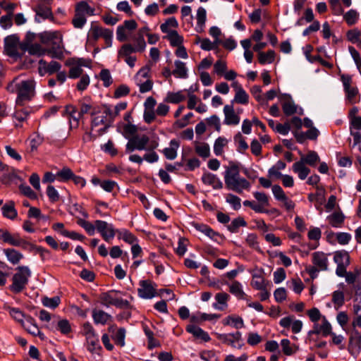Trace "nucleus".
Wrapping results in <instances>:
<instances>
[{
	"label": "nucleus",
	"instance_id": "obj_46",
	"mask_svg": "<svg viewBox=\"0 0 361 361\" xmlns=\"http://www.w3.org/2000/svg\"><path fill=\"white\" fill-rule=\"evenodd\" d=\"M316 334H322L324 336L331 335V326L330 323L324 317L322 325L314 330Z\"/></svg>",
	"mask_w": 361,
	"mask_h": 361
},
{
	"label": "nucleus",
	"instance_id": "obj_4",
	"mask_svg": "<svg viewBox=\"0 0 361 361\" xmlns=\"http://www.w3.org/2000/svg\"><path fill=\"white\" fill-rule=\"evenodd\" d=\"M158 145L157 141L149 142V137L147 135H135L129 138L126 146V152L131 153L135 150H154Z\"/></svg>",
	"mask_w": 361,
	"mask_h": 361
},
{
	"label": "nucleus",
	"instance_id": "obj_19",
	"mask_svg": "<svg viewBox=\"0 0 361 361\" xmlns=\"http://www.w3.org/2000/svg\"><path fill=\"white\" fill-rule=\"evenodd\" d=\"M92 319L96 324L105 325L112 317L102 310L94 309L92 310Z\"/></svg>",
	"mask_w": 361,
	"mask_h": 361
},
{
	"label": "nucleus",
	"instance_id": "obj_14",
	"mask_svg": "<svg viewBox=\"0 0 361 361\" xmlns=\"http://www.w3.org/2000/svg\"><path fill=\"white\" fill-rule=\"evenodd\" d=\"M224 114L225 116L224 123L228 126H235L240 123V117L234 111L233 106L226 105L224 107Z\"/></svg>",
	"mask_w": 361,
	"mask_h": 361
},
{
	"label": "nucleus",
	"instance_id": "obj_45",
	"mask_svg": "<svg viewBox=\"0 0 361 361\" xmlns=\"http://www.w3.org/2000/svg\"><path fill=\"white\" fill-rule=\"evenodd\" d=\"M332 302L336 310L343 305L345 302L344 293L341 290H336L332 294Z\"/></svg>",
	"mask_w": 361,
	"mask_h": 361
},
{
	"label": "nucleus",
	"instance_id": "obj_54",
	"mask_svg": "<svg viewBox=\"0 0 361 361\" xmlns=\"http://www.w3.org/2000/svg\"><path fill=\"white\" fill-rule=\"evenodd\" d=\"M195 152L199 156L203 158H207L210 155L209 146L207 143H201L195 147Z\"/></svg>",
	"mask_w": 361,
	"mask_h": 361
},
{
	"label": "nucleus",
	"instance_id": "obj_53",
	"mask_svg": "<svg viewBox=\"0 0 361 361\" xmlns=\"http://www.w3.org/2000/svg\"><path fill=\"white\" fill-rule=\"evenodd\" d=\"M207 18V12L203 7L198 8L197 11V25L201 30L205 24Z\"/></svg>",
	"mask_w": 361,
	"mask_h": 361
},
{
	"label": "nucleus",
	"instance_id": "obj_38",
	"mask_svg": "<svg viewBox=\"0 0 361 361\" xmlns=\"http://www.w3.org/2000/svg\"><path fill=\"white\" fill-rule=\"evenodd\" d=\"M334 259L336 264H350V256L345 251L336 252L334 255Z\"/></svg>",
	"mask_w": 361,
	"mask_h": 361
},
{
	"label": "nucleus",
	"instance_id": "obj_12",
	"mask_svg": "<svg viewBox=\"0 0 361 361\" xmlns=\"http://www.w3.org/2000/svg\"><path fill=\"white\" fill-rule=\"evenodd\" d=\"M61 64L55 61H51L50 63H47L43 59L39 61V73L41 76H43L45 73L51 75L56 72H58L61 68Z\"/></svg>",
	"mask_w": 361,
	"mask_h": 361
},
{
	"label": "nucleus",
	"instance_id": "obj_50",
	"mask_svg": "<svg viewBox=\"0 0 361 361\" xmlns=\"http://www.w3.org/2000/svg\"><path fill=\"white\" fill-rule=\"evenodd\" d=\"M47 54H49L52 58L62 59L63 58V47L52 46L50 49H47Z\"/></svg>",
	"mask_w": 361,
	"mask_h": 361
},
{
	"label": "nucleus",
	"instance_id": "obj_32",
	"mask_svg": "<svg viewBox=\"0 0 361 361\" xmlns=\"http://www.w3.org/2000/svg\"><path fill=\"white\" fill-rule=\"evenodd\" d=\"M25 51H27L30 55H35L37 56H43L46 54L47 49H44L39 44H32L27 45L23 48Z\"/></svg>",
	"mask_w": 361,
	"mask_h": 361
},
{
	"label": "nucleus",
	"instance_id": "obj_5",
	"mask_svg": "<svg viewBox=\"0 0 361 361\" xmlns=\"http://www.w3.org/2000/svg\"><path fill=\"white\" fill-rule=\"evenodd\" d=\"M312 262L313 265L307 266L305 271L312 279L317 277L319 271L328 269V257L326 254L323 252H313L312 254Z\"/></svg>",
	"mask_w": 361,
	"mask_h": 361
},
{
	"label": "nucleus",
	"instance_id": "obj_40",
	"mask_svg": "<svg viewBox=\"0 0 361 361\" xmlns=\"http://www.w3.org/2000/svg\"><path fill=\"white\" fill-rule=\"evenodd\" d=\"M275 52L269 50L267 52H259V62L261 64L271 63L274 61Z\"/></svg>",
	"mask_w": 361,
	"mask_h": 361
},
{
	"label": "nucleus",
	"instance_id": "obj_62",
	"mask_svg": "<svg viewBox=\"0 0 361 361\" xmlns=\"http://www.w3.org/2000/svg\"><path fill=\"white\" fill-rule=\"evenodd\" d=\"M137 131V126L130 123H128L123 126V135L128 140H129V138H130V136L133 137V136L137 135L136 134Z\"/></svg>",
	"mask_w": 361,
	"mask_h": 361
},
{
	"label": "nucleus",
	"instance_id": "obj_57",
	"mask_svg": "<svg viewBox=\"0 0 361 361\" xmlns=\"http://www.w3.org/2000/svg\"><path fill=\"white\" fill-rule=\"evenodd\" d=\"M249 96L247 92L242 90L235 92L233 102H236L241 104H246L248 103Z\"/></svg>",
	"mask_w": 361,
	"mask_h": 361
},
{
	"label": "nucleus",
	"instance_id": "obj_22",
	"mask_svg": "<svg viewBox=\"0 0 361 361\" xmlns=\"http://www.w3.org/2000/svg\"><path fill=\"white\" fill-rule=\"evenodd\" d=\"M218 338L231 346L235 348L236 342L239 341L241 338V334L239 331H237L233 334H218Z\"/></svg>",
	"mask_w": 361,
	"mask_h": 361
},
{
	"label": "nucleus",
	"instance_id": "obj_1",
	"mask_svg": "<svg viewBox=\"0 0 361 361\" xmlns=\"http://www.w3.org/2000/svg\"><path fill=\"white\" fill-rule=\"evenodd\" d=\"M224 181L228 190L241 194L243 190H250V183L240 175L238 166L231 161L225 167Z\"/></svg>",
	"mask_w": 361,
	"mask_h": 361
},
{
	"label": "nucleus",
	"instance_id": "obj_63",
	"mask_svg": "<svg viewBox=\"0 0 361 361\" xmlns=\"http://www.w3.org/2000/svg\"><path fill=\"white\" fill-rule=\"evenodd\" d=\"M137 51L136 49L133 47L130 44H124L121 47V49L118 51V56L119 57H127L130 56V55Z\"/></svg>",
	"mask_w": 361,
	"mask_h": 361
},
{
	"label": "nucleus",
	"instance_id": "obj_26",
	"mask_svg": "<svg viewBox=\"0 0 361 361\" xmlns=\"http://www.w3.org/2000/svg\"><path fill=\"white\" fill-rule=\"evenodd\" d=\"M86 338L87 350L91 353H97L102 348L99 340L97 334L88 336Z\"/></svg>",
	"mask_w": 361,
	"mask_h": 361
},
{
	"label": "nucleus",
	"instance_id": "obj_41",
	"mask_svg": "<svg viewBox=\"0 0 361 361\" xmlns=\"http://www.w3.org/2000/svg\"><path fill=\"white\" fill-rule=\"evenodd\" d=\"M228 140L223 137H218L214 145V152L219 156L224 152V147L227 145Z\"/></svg>",
	"mask_w": 361,
	"mask_h": 361
},
{
	"label": "nucleus",
	"instance_id": "obj_56",
	"mask_svg": "<svg viewBox=\"0 0 361 361\" xmlns=\"http://www.w3.org/2000/svg\"><path fill=\"white\" fill-rule=\"evenodd\" d=\"M227 71V64L226 61L222 60H218L214 64V71L219 76L224 75L225 72Z\"/></svg>",
	"mask_w": 361,
	"mask_h": 361
},
{
	"label": "nucleus",
	"instance_id": "obj_28",
	"mask_svg": "<svg viewBox=\"0 0 361 361\" xmlns=\"http://www.w3.org/2000/svg\"><path fill=\"white\" fill-rule=\"evenodd\" d=\"M179 147V143L176 140H171L170 142V147L165 148L163 153L166 159L173 160L177 156V149Z\"/></svg>",
	"mask_w": 361,
	"mask_h": 361
},
{
	"label": "nucleus",
	"instance_id": "obj_10",
	"mask_svg": "<svg viewBox=\"0 0 361 361\" xmlns=\"http://www.w3.org/2000/svg\"><path fill=\"white\" fill-rule=\"evenodd\" d=\"M95 226L98 232H99L102 238L106 242L114 238L115 236V231L111 225L107 224V222L97 220L95 221Z\"/></svg>",
	"mask_w": 361,
	"mask_h": 361
},
{
	"label": "nucleus",
	"instance_id": "obj_21",
	"mask_svg": "<svg viewBox=\"0 0 361 361\" xmlns=\"http://www.w3.org/2000/svg\"><path fill=\"white\" fill-rule=\"evenodd\" d=\"M8 261L13 265L18 264L24 257L23 255L13 248H7L4 250Z\"/></svg>",
	"mask_w": 361,
	"mask_h": 361
},
{
	"label": "nucleus",
	"instance_id": "obj_55",
	"mask_svg": "<svg viewBox=\"0 0 361 361\" xmlns=\"http://www.w3.org/2000/svg\"><path fill=\"white\" fill-rule=\"evenodd\" d=\"M60 298L58 296H55L51 298L48 297H44V298H42V302L44 306L54 309L56 307H58V305L60 303Z\"/></svg>",
	"mask_w": 361,
	"mask_h": 361
},
{
	"label": "nucleus",
	"instance_id": "obj_60",
	"mask_svg": "<svg viewBox=\"0 0 361 361\" xmlns=\"http://www.w3.org/2000/svg\"><path fill=\"white\" fill-rule=\"evenodd\" d=\"M87 19L85 15L75 13L72 23L75 28H82L86 23Z\"/></svg>",
	"mask_w": 361,
	"mask_h": 361
},
{
	"label": "nucleus",
	"instance_id": "obj_3",
	"mask_svg": "<svg viewBox=\"0 0 361 361\" xmlns=\"http://www.w3.org/2000/svg\"><path fill=\"white\" fill-rule=\"evenodd\" d=\"M111 114V109L108 106H104L103 110L98 113H92L93 118L91 121V129L96 130L98 136L105 133L113 123L111 118L109 117Z\"/></svg>",
	"mask_w": 361,
	"mask_h": 361
},
{
	"label": "nucleus",
	"instance_id": "obj_52",
	"mask_svg": "<svg viewBox=\"0 0 361 361\" xmlns=\"http://www.w3.org/2000/svg\"><path fill=\"white\" fill-rule=\"evenodd\" d=\"M226 202L230 204L234 210H238L241 207L240 198L238 196L229 193L226 197Z\"/></svg>",
	"mask_w": 361,
	"mask_h": 361
},
{
	"label": "nucleus",
	"instance_id": "obj_13",
	"mask_svg": "<svg viewBox=\"0 0 361 361\" xmlns=\"http://www.w3.org/2000/svg\"><path fill=\"white\" fill-rule=\"evenodd\" d=\"M19 38L16 35L6 37L4 39V49L6 54L10 56L18 55V44Z\"/></svg>",
	"mask_w": 361,
	"mask_h": 361
},
{
	"label": "nucleus",
	"instance_id": "obj_34",
	"mask_svg": "<svg viewBox=\"0 0 361 361\" xmlns=\"http://www.w3.org/2000/svg\"><path fill=\"white\" fill-rule=\"evenodd\" d=\"M300 160L304 161L305 164L314 166L320 161V159L316 152L310 151L306 156L302 155Z\"/></svg>",
	"mask_w": 361,
	"mask_h": 361
},
{
	"label": "nucleus",
	"instance_id": "obj_47",
	"mask_svg": "<svg viewBox=\"0 0 361 361\" xmlns=\"http://www.w3.org/2000/svg\"><path fill=\"white\" fill-rule=\"evenodd\" d=\"M250 92L255 99L260 103L261 105L268 106V103L265 102L264 97L262 95V88L260 86L255 85L250 89Z\"/></svg>",
	"mask_w": 361,
	"mask_h": 361
},
{
	"label": "nucleus",
	"instance_id": "obj_48",
	"mask_svg": "<svg viewBox=\"0 0 361 361\" xmlns=\"http://www.w3.org/2000/svg\"><path fill=\"white\" fill-rule=\"evenodd\" d=\"M359 14L358 13L354 10L350 9L347 13H345L343 16V18L349 25H353L355 24L358 20Z\"/></svg>",
	"mask_w": 361,
	"mask_h": 361
},
{
	"label": "nucleus",
	"instance_id": "obj_37",
	"mask_svg": "<svg viewBox=\"0 0 361 361\" xmlns=\"http://www.w3.org/2000/svg\"><path fill=\"white\" fill-rule=\"evenodd\" d=\"M166 38L169 41L172 47H178L182 44L183 39L176 30H171L167 33Z\"/></svg>",
	"mask_w": 361,
	"mask_h": 361
},
{
	"label": "nucleus",
	"instance_id": "obj_59",
	"mask_svg": "<svg viewBox=\"0 0 361 361\" xmlns=\"http://www.w3.org/2000/svg\"><path fill=\"white\" fill-rule=\"evenodd\" d=\"M195 228L197 230L200 231V232L203 233L210 238H214L215 236L218 235L216 232H215L213 229H212L210 227H209L207 225L204 224H197L195 226Z\"/></svg>",
	"mask_w": 361,
	"mask_h": 361
},
{
	"label": "nucleus",
	"instance_id": "obj_6",
	"mask_svg": "<svg viewBox=\"0 0 361 361\" xmlns=\"http://www.w3.org/2000/svg\"><path fill=\"white\" fill-rule=\"evenodd\" d=\"M16 271L17 272L13 276L10 290L14 293H19L27 284L31 271L27 266L18 267Z\"/></svg>",
	"mask_w": 361,
	"mask_h": 361
},
{
	"label": "nucleus",
	"instance_id": "obj_58",
	"mask_svg": "<svg viewBox=\"0 0 361 361\" xmlns=\"http://www.w3.org/2000/svg\"><path fill=\"white\" fill-rule=\"evenodd\" d=\"M234 141L238 144V150L243 153L245 150L248 149V145L245 140V138L241 135L240 133H237L234 137Z\"/></svg>",
	"mask_w": 361,
	"mask_h": 361
},
{
	"label": "nucleus",
	"instance_id": "obj_51",
	"mask_svg": "<svg viewBox=\"0 0 361 361\" xmlns=\"http://www.w3.org/2000/svg\"><path fill=\"white\" fill-rule=\"evenodd\" d=\"M11 316L18 322H19L22 326L26 321V317L27 316L25 315L20 310L17 308H11L10 310Z\"/></svg>",
	"mask_w": 361,
	"mask_h": 361
},
{
	"label": "nucleus",
	"instance_id": "obj_39",
	"mask_svg": "<svg viewBox=\"0 0 361 361\" xmlns=\"http://www.w3.org/2000/svg\"><path fill=\"white\" fill-rule=\"evenodd\" d=\"M229 291L239 299H243L245 295L242 289V286L238 281H233L229 286Z\"/></svg>",
	"mask_w": 361,
	"mask_h": 361
},
{
	"label": "nucleus",
	"instance_id": "obj_18",
	"mask_svg": "<svg viewBox=\"0 0 361 361\" xmlns=\"http://www.w3.org/2000/svg\"><path fill=\"white\" fill-rule=\"evenodd\" d=\"M109 29L103 28L97 25H92L91 28L88 32L87 38L90 42H96L99 37H104Z\"/></svg>",
	"mask_w": 361,
	"mask_h": 361
},
{
	"label": "nucleus",
	"instance_id": "obj_42",
	"mask_svg": "<svg viewBox=\"0 0 361 361\" xmlns=\"http://www.w3.org/2000/svg\"><path fill=\"white\" fill-rule=\"evenodd\" d=\"M247 223L243 217H237L234 219L231 223L227 226L229 231L236 233L240 226H246Z\"/></svg>",
	"mask_w": 361,
	"mask_h": 361
},
{
	"label": "nucleus",
	"instance_id": "obj_16",
	"mask_svg": "<svg viewBox=\"0 0 361 361\" xmlns=\"http://www.w3.org/2000/svg\"><path fill=\"white\" fill-rule=\"evenodd\" d=\"M6 243H8L13 246L21 247L25 250L29 249L32 250L35 247L34 245L21 238L18 233L11 234Z\"/></svg>",
	"mask_w": 361,
	"mask_h": 361
},
{
	"label": "nucleus",
	"instance_id": "obj_17",
	"mask_svg": "<svg viewBox=\"0 0 361 361\" xmlns=\"http://www.w3.org/2000/svg\"><path fill=\"white\" fill-rule=\"evenodd\" d=\"M202 180L205 185H211L215 190L223 188L222 182L215 174L204 173L202 176Z\"/></svg>",
	"mask_w": 361,
	"mask_h": 361
},
{
	"label": "nucleus",
	"instance_id": "obj_15",
	"mask_svg": "<svg viewBox=\"0 0 361 361\" xmlns=\"http://www.w3.org/2000/svg\"><path fill=\"white\" fill-rule=\"evenodd\" d=\"M281 99L283 100L282 109L285 115L291 116L297 111V106L295 104L289 94H283Z\"/></svg>",
	"mask_w": 361,
	"mask_h": 361
},
{
	"label": "nucleus",
	"instance_id": "obj_23",
	"mask_svg": "<svg viewBox=\"0 0 361 361\" xmlns=\"http://www.w3.org/2000/svg\"><path fill=\"white\" fill-rule=\"evenodd\" d=\"M175 68L173 71V75L178 78H187L188 77V68L184 62L176 60L174 62Z\"/></svg>",
	"mask_w": 361,
	"mask_h": 361
},
{
	"label": "nucleus",
	"instance_id": "obj_31",
	"mask_svg": "<svg viewBox=\"0 0 361 361\" xmlns=\"http://www.w3.org/2000/svg\"><path fill=\"white\" fill-rule=\"evenodd\" d=\"M267 284L264 278L261 274H254L251 281V286L257 290L267 289Z\"/></svg>",
	"mask_w": 361,
	"mask_h": 361
},
{
	"label": "nucleus",
	"instance_id": "obj_24",
	"mask_svg": "<svg viewBox=\"0 0 361 361\" xmlns=\"http://www.w3.org/2000/svg\"><path fill=\"white\" fill-rule=\"evenodd\" d=\"M2 214L4 217L13 220L17 217L18 212L15 209V203L13 201H9L6 203L2 207Z\"/></svg>",
	"mask_w": 361,
	"mask_h": 361
},
{
	"label": "nucleus",
	"instance_id": "obj_20",
	"mask_svg": "<svg viewBox=\"0 0 361 361\" xmlns=\"http://www.w3.org/2000/svg\"><path fill=\"white\" fill-rule=\"evenodd\" d=\"M293 171L298 174V178L301 180H305L310 173V169L305 166V164L302 160L293 164Z\"/></svg>",
	"mask_w": 361,
	"mask_h": 361
},
{
	"label": "nucleus",
	"instance_id": "obj_9",
	"mask_svg": "<svg viewBox=\"0 0 361 361\" xmlns=\"http://www.w3.org/2000/svg\"><path fill=\"white\" fill-rule=\"evenodd\" d=\"M341 79L343 82L348 100L352 104L354 103L355 97L357 95L358 90L356 87L352 86V78L348 75H341Z\"/></svg>",
	"mask_w": 361,
	"mask_h": 361
},
{
	"label": "nucleus",
	"instance_id": "obj_64",
	"mask_svg": "<svg viewBox=\"0 0 361 361\" xmlns=\"http://www.w3.org/2000/svg\"><path fill=\"white\" fill-rule=\"evenodd\" d=\"M125 336L126 330L123 328H120L116 333L114 340L116 344L123 347L125 345Z\"/></svg>",
	"mask_w": 361,
	"mask_h": 361
},
{
	"label": "nucleus",
	"instance_id": "obj_36",
	"mask_svg": "<svg viewBox=\"0 0 361 361\" xmlns=\"http://www.w3.org/2000/svg\"><path fill=\"white\" fill-rule=\"evenodd\" d=\"M23 326L28 333L35 336L37 334H39V328L35 324V319L31 317H26V321Z\"/></svg>",
	"mask_w": 361,
	"mask_h": 361
},
{
	"label": "nucleus",
	"instance_id": "obj_49",
	"mask_svg": "<svg viewBox=\"0 0 361 361\" xmlns=\"http://www.w3.org/2000/svg\"><path fill=\"white\" fill-rule=\"evenodd\" d=\"M73 174L72 170L68 167H64L56 173L58 180L63 182L71 179L73 177Z\"/></svg>",
	"mask_w": 361,
	"mask_h": 361
},
{
	"label": "nucleus",
	"instance_id": "obj_33",
	"mask_svg": "<svg viewBox=\"0 0 361 361\" xmlns=\"http://www.w3.org/2000/svg\"><path fill=\"white\" fill-rule=\"evenodd\" d=\"M75 13L81 15L87 14L88 16H93L94 9L91 8L86 1H80L76 4Z\"/></svg>",
	"mask_w": 361,
	"mask_h": 361
},
{
	"label": "nucleus",
	"instance_id": "obj_30",
	"mask_svg": "<svg viewBox=\"0 0 361 361\" xmlns=\"http://www.w3.org/2000/svg\"><path fill=\"white\" fill-rule=\"evenodd\" d=\"M229 295L226 293H219L215 295L216 303L213 305L214 307L219 310H223L227 307V301L229 298Z\"/></svg>",
	"mask_w": 361,
	"mask_h": 361
},
{
	"label": "nucleus",
	"instance_id": "obj_8",
	"mask_svg": "<svg viewBox=\"0 0 361 361\" xmlns=\"http://www.w3.org/2000/svg\"><path fill=\"white\" fill-rule=\"evenodd\" d=\"M137 289L138 296L142 299H152L157 296V284L150 280H141Z\"/></svg>",
	"mask_w": 361,
	"mask_h": 361
},
{
	"label": "nucleus",
	"instance_id": "obj_44",
	"mask_svg": "<svg viewBox=\"0 0 361 361\" xmlns=\"http://www.w3.org/2000/svg\"><path fill=\"white\" fill-rule=\"evenodd\" d=\"M185 99V97L182 94V92H168L165 99L166 102L172 104H178Z\"/></svg>",
	"mask_w": 361,
	"mask_h": 361
},
{
	"label": "nucleus",
	"instance_id": "obj_11",
	"mask_svg": "<svg viewBox=\"0 0 361 361\" xmlns=\"http://www.w3.org/2000/svg\"><path fill=\"white\" fill-rule=\"evenodd\" d=\"M0 181L3 184H9L14 178H17L16 170L0 160Z\"/></svg>",
	"mask_w": 361,
	"mask_h": 361
},
{
	"label": "nucleus",
	"instance_id": "obj_25",
	"mask_svg": "<svg viewBox=\"0 0 361 361\" xmlns=\"http://www.w3.org/2000/svg\"><path fill=\"white\" fill-rule=\"evenodd\" d=\"M187 331L192 334L194 336L201 338L204 341H209L210 340V337L209 334L203 331L201 328L195 326V325H188L186 328Z\"/></svg>",
	"mask_w": 361,
	"mask_h": 361
},
{
	"label": "nucleus",
	"instance_id": "obj_61",
	"mask_svg": "<svg viewBox=\"0 0 361 361\" xmlns=\"http://www.w3.org/2000/svg\"><path fill=\"white\" fill-rule=\"evenodd\" d=\"M150 68L147 66L142 68L136 74L135 80L137 82H141L143 80L149 79Z\"/></svg>",
	"mask_w": 361,
	"mask_h": 361
},
{
	"label": "nucleus",
	"instance_id": "obj_29",
	"mask_svg": "<svg viewBox=\"0 0 361 361\" xmlns=\"http://www.w3.org/2000/svg\"><path fill=\"white\" fill-rule=\"evenodd\" d=\"M345 216L342 212H336L327 216V220L331 226L335 228L341 227L344 221Z\"/></svg>",
	"mask_w": 361,
	"mask_h": 361
},
{
	"label": "nucleus",
	"instance_id": "obj_27",
	"mask_svg": "<svg viewBox=\"0 0 361 361\" xmlns=\"http://www.w3.org/2000/svg\"><path fill=\"white\" fill-rule=\"evenodd\" d=\"M65 114L68 115L70 117V125L71 128L73 127V123L71 119L75 122V128L78 126V121L81 118L82 116L80 114L78 111H77L76 108L72 105H68L65 109Z\"/></svg>",
	"mask_w": 361,
	"mask_h": 361
},
{
	"label": "nucleus",
	"instance_id": "obj_2",
	"mask_svg": "<svg viewBox=\"0 0 361 361\" xmlns=\"http://www.w3.org/2000/svg\"><path fill=\"white\" fill-rule=\"evenodd\" d=\"M36 82L33 79L18 81L13 80L6 87L11 93H17L16 105L22 106L25 102L30 101L35 94Z\"/></svg>",
	"mask_w": 361,
	"mask_h": 361
},
{
	"label": "nucleus",
	"instance_id": "obj_35",
	"mask_svg": "<svg viewBox=\"0 0 361 361\" xmlns=\"http://www.w3.org/2000/svg\"><path fill=\"white\" fill-rule=\"evenodd\" d=\"M223 324L224 325H231L235 327V329H241L244 326L243 320L240 317H234V316H228L223 320Z\"/></svg>",
	"mask_w": 361,
	"mask_h": 361
},
{
	"label": "nucleus",
	"instance_id": "obj_7",
	"mask_svg": "<svg viewBox=\"0 0 361 361\" xmlns=\"http://www.w3.org/2000/svg\"><path fill=\"white\" fill-rule=\"evenodd\" d=\"M117 293L116 290L102 293L99 296L101 304L106 307L114 305L118 308H129L130 306L129 302L117 297Z\"/></svg>",
	"mask_w": 361,
	"mask_h": 361
},
{
	"label": "nucleus",
	"instance_id": "obj_43",
	"mask_svg": "<svg viewBox=\"0 0 361 361\" xmlns=\"http://www.w3.org/2000/svg\"><path fill=\"white\" fill-rule=\"evenodd\" d=\"M178 26V23L174 17L168 18L165 23L160 25V29L162 32L168 33L171 32L170 27L176 28Z\"/></svg>",
	"mask_w": 361,
	"mask_h": 361
}]
</instances>
